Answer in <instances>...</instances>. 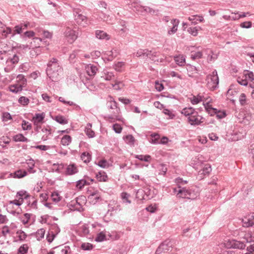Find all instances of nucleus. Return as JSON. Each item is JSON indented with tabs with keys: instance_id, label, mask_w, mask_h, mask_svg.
Returning <instances> with one entry per match:
<instances>
[{
	"instance_id": "4468645a",
	"label": "nucleus",
	"mask_w": 254,
	"mask_h": 254,
	"mask_svg": "<svg viewBox=\"0 0 254 254\" xmlns=\"http://www.w3.org/2000/svg\"><path fill=\"white\" fill-rule=\"evenodd\" d=\"M206 110L209 114H211L212 115V113L216 115V117L218 119H222L226 116V114L224 112H221L220 111H217L216 109L214 108H209L205 107Z\"/></svg>"
},
{
	"instance_id": "9b49d317",
	"label": "nucleus",
	"mask_w": 254,
	"mask_h": 254,
	"mask_svg": "<svg viewBox=\"0 0 254 254\" xmlns=\"http://www.w3.org/2000/svg\"><path fill=\"white\" fill-rule=\"evenodd\" d=\"M19 61V57L17 55L14 54L12 56L8 58L6 60V63L7 66H9V68H12L18 63Z\"/></svg>"
},
{
	"instance_id": "e2e57ef3",
	"label": "nucleus",
	"mask_w": 254,
	"mask_h": 254,
	"mask_svg": "<svg viewBox=\"0 0 254 254\" xmlns=\"http://www.w3.org/2000/svg\"><path fill=\"white\" fill-rule=\"evenodd\" d=\"M81 248L84 250H91L93 248V245L88 243H84L81 245Z\"/></svg>"
},
{
	"instance_id": "c9c22d12",
	"label": "nucleus",
	"mask_w": 254,
	"mask_h": 254,
	"mask_svg": "<svg viewBox=\"0 0 254 254\" xmlns=\"http://www.w3.org/2000/svg\"><path fill=\"white\" fill-rule=\"evenodd\" d=\"M45 233V229L41 228L37 230L35 235L38 241H40L44 237Z\"/></svg>"
},
{
	"instance_id": "f257e3e1",
	"label": "nucleus",
	"mask_w": 254,
	"mask_h": 254,
	"mask_svg": "<svg viewBox=\"0 0 254 254\" xmlns=\"http://www.w3.org/2000/svg\"><path fill=\"white\" fill-rule=\"evenodd\" d=\"M63 72V69L58 61L55 58H53L49 62L46 72L48 76L53 81H56L58 80Z\"/></svg>"
},
{
	"instance_id": "a211bd4d",
	"label": "nucleus",
	"mask_w": 254,
	"mask_h": 254,
	"mask_svg": "<svg viewBox=\"0 0 254 254\" xmlns=\"http://www.w3.org/2000/svg\"><path fill=\"white\" fill-rule=\"evenodd\" d=\"M88 199L90 200L92 203L95 204L98 201L101 200V195L99 194V192L96 190L92 192L88 196Z\"/></svg>"
},
{
	"instance_id": "cd10ccee",
	"label": "nucleus",
	"mask_w": 254,
	"mask_h": 254,
	"mask_svg": "<svg viewBox=\"0 0 254 254\" xmlns=\"http://www.w3.org/2000/svg\"><path fill=\"white\" fill-rule=\"evenodd\" d=\"M26 163L28 165V171L29 173H35V170L33 169L34 167L35 166V162L33 159H30L27 160Z\"/></svg>"
},
{
	"instance_id": "393cba45",
	"label": "nucleus",
	"mask_w": 254,
	"mask_h": 254,
	"mask_svg": "<svg viewBox=\"0 0 254 254\" xmlns=\"http://www.w3.org/2000/svg\"><path fill=\"white\" fill-rule=\"evenodd\" d=\"M111 85L116 90H121L122 87L124 86V84L122 81H119L115 79L113 82L111 83Z\"/></svg>"
},
{
	"instance_id": "39448f33",
	"label": "nucleus",
	"mask_w": 254,
	"mask_h": 254,
	"mask_svg": "<svg viewBox=\"0 0 254 254\" xmlns=\"http://www.w3.org/2000/svg\"><path fill=\"white\" fill-rule=\"evenodd\" d=\"M254 80V74L253 72L246 71L244 74L237 78L238 82L243 86H247L248 81H253Z\"/></svg>"
},
{
	"instance_id": "774afa93",
	"label": "nucleus",
	"mask_w": 254,
	"mask_h": 254,
	"mask_svg": "<svg viewBox=\"0 0 254 254\" xmlns=\"http://www.w3.org/2000/svg\"><path fill=\"white\" fill-rule=\"evenodd\" d=\"M22 127L23 130H29L31 128V126L28 122L25 121H23L22 123Z\"/></svg>"
},
{
	"instance_id": "7c9ffc66",
	"label": "nucleus",
	"mask_w": 254,
	"mask_h": 254,
	"mask_svg": "<svg viewBox=\"0 0 254 254\" xmlns=\"http://www.w3.org/2000/svg\"><path fill=\"white\" fill-rule=\"evenodd\" d=\"M80 158L84 163H88L91 160V155L89 152H84L81 154Z\"/></svg>"
},
{
	"instance_id": "ddd939ff",
	"label": "nucleus",
	"mask_w": 254,
	"mask_h": 254,
	"mask_svg": "<svg viewBox=\"0 0 254 254\" xmlns=\"http://www.w3.org/2000/svg\"><path fill=\"white\" fill-rule=\"evenodd\" d=\"M107 106L108 109V111L114 109V113L120 114V109L117 107V103L114 101L112 98L111 97V100L108 101L107 103Z\"/></svg>"
},
{
	"instance_id": "1a4fd4ad",
	"label": "nucleus",
	"mask_w": 254,
	"mask_h": 254,
	"mask_svg": "<svg viewBox=\"0 0 254 254\" xmlns=\"http://www.w3.org/2000/svg\"><path fill=\"white\" fill-rule=\"evenodd\" d=\"M114 109L109 111V114L105 117V119L110 123H113L116 121H123V118L120 116V114L114 113Z\"/></svg>"
},
{
	"instance_id": "c756f323",
	"label": "nucleus",
	"mask_w": 254,
	"mask_h": 254,
	"mask_svg": "<svg viewBox=\"0 0 254 254\" xmlns=\"http://www.w3.org/2000/svg\"><path fill=\"white\" fill-rule=\"evenodd\" d=\"M13 139L15 142H28V139L25 137L22 134L19 133L15 135Z\"/></svg>"
},
{
	"instance_id": "de8ad7c7",
	"label": "nucleus",
	"mask_w": 254,
	"mask_h": 254,
	"mask_svg": "<svg viewBox=\"0 0 254 254\" xmlns=\"http://www.w3.org/2000/svg\"><path fill=\"white\" fill-rule=\"evenodd\" d=\"M129 197L130 195L127 192H124L121 193V198L124 203H131V201L129 199Z\"/></svg>"
},
{
	"instance_id": "0eeeda50",
	"label": "nucleus",
	"mask_w": 254,
	"mask_h": 254,
	"mask_svg": "<svg viewBox=\"0 0 254 254\" xmlns=\"http://www.w3.org/2000/svg\"><path fill=\"white\" fill-rule=\"evenodd\" d=\"M226 246L228 248L237 249L240 250H243L246 247L245 242H241L236 240H232L228 241Z\"/></svg>"
},
{
	"instance_id": "473e14b6",
	"label": "nucleus",
	"mask_w": 254,
	"mask_h": 254,
	"mask_svg": "<svg viewBox=\"0 0 254 254\" xmlns=\"http://www.w3.org/2000/svg\"><path fill=\"white\" fill-rule=\"evenodd\" d=\"M71 142V137L68 135H64L61 139V144L64 146L68 145Z\"/></svg>"
},
{
	"instance_id": "37998d69",
	"label": "nucleus",
	"mask_w": 254,
	"mask_h": 254,
	"mask_svg": "<svg viewBox=\"0 0 254 254\" xmlns=\"http://www.w3.org/2000/svg\"><path fill=\"white\" fill-rule=\"evenodd\" d=\"M243 238L245 240V242L246 243H250L254 241V237L252 236L251 233L250 232H246L244 236H243Z\"/></svg>"
},
{
	"instance_id": "5fc2aeb1",
	"label": "nucleus",
	"mask_w": 254,
	"mask_h": 254,
	"mask_svg": "<svg viewBox=\"0 0 254 254\" xmlns=\"http://www.w3.org/2000/svg\"><path fill=\"white\" fill-rule=\"evenodd\" d=\"M52 200L55 202H58L61 200V197L57 192H54L51 194Z\"/></svg>"
},
{
	"instance_id": "0e129e2a",
	"label": "nucleus",
	"mask_w": 254,
	"mask_h": 254,
	"mask_svg": "<svg viewBox=\"0 0 254 254\" xmlns=\"http://www.w3.org/2000/svg\"><path fill=\"white\" fill-rule=\"evenodd\" d=\"M98 165L102 168H107L109 167V163L106 160H101L98 162Z\"/></svg>"
},
{
	"instance_id": "bb28decb",
	"label": "nucleus",
	"mask_w": 254,
	"mask_h": 254,
	"mask_svg": "<svg viewBox=\"0 0 254 254\" xmlns=\"http://www.w3.org/2000/svg\"><path fill=\"white\" fill-rule=\"evenodd\" d=\"M174 60L176 63L179 66H183L186 63L185 58L183 55L174 57Z\"/></svg>"
},
{
	"instance_id": "13d9d810",
	"label": "nucleus",
	"mask_w": 254,
	"mask_h": 254,
	"mask_svg": "<svg viewBox=\"0 0 254 254\" xmlns=\"http://www.w3.org/2000/svg\"><path fill=\"white\" fill-rule=\"evenodd\" d=\"M23 30H24V28H22L20 24L15 26L14 27V32L12 33V36H14L16 33L20 34Z\"/></svg>"
},
{
	"instance_id": "9d476101",
	"label": "nucleus",
	"mask_w": 254,
	"mask_h": 254,
	"mask_svg": "<svg viewBox=\"0 0 254 254\" xmlns=\"http://www.w3.org/2000/svg\"><path fill=\"white\" fill-rule=\"evenodd\" d=\"M173 192L176 193V196L178 197L181 198H190V195L189 194V190L186 189L185 188H179L178 189L177 188H174L173 190ZM194 196V195H191V197H193Z\"/></svg>"
},
{
	"instance_id": "a19ab883",
	"label": "nucleus",
	"mask_w": 254,
	"mask_h": 254,
	"mask_svg": "<svg viewBox=\"0 0 254 254\" xmlns=\"http://www.w3.org/2000/svg\"><path fill=\"white\" fill-rule=\"evenodd\" d=\"M22 90V87L20 85H13L9 87V90L13 93H17Z\"/></svg>"
},
{
	"instance_id": "f704fd0d",
	"label": "nucleus",
	"mask_w": 254,
	"mask_h": 254,
	"mask_svg": "<svg viewBox=\"0 0 254 254\" xmlns=\"http://www.w3.org/2000/svg\"><path fill=\"white\" fill-rule=\"evenodd\" d=\"M55 120L61 125H65L68 123L67 120L61 115H58L55 117Z\"/></svg>"
},
{
	"instance_id": "4c0bfd02",
	"label": "nucleus",
	"mask_w": 254,
	"mask_h": 254,
	"mask_svg": "<svg viewBox=\"0 0 254 254\" xmlns=\"http://www.w3.org/2000/svg\"><path fill=\"white\" fill-rule=\"evenodd\" d=\"M29 247L27 244H23L21 246L17 252V254H26L28 253Z\"/></svg>"
},
{
	"instance_id": "2f4dec72",
	"label": "nucleus",
	"mask_w": 254,
	"mask_h": 254,
	"mask_svg": "<svg viewBox=\"0 0 254 254\" xmlns=\"http://www.w3.org/2000/svg\"><path fill=\"white\" fill-rule=\"evenodd\" d=\"M164 252H167L172 249V244L170 241L166 240L161 244Z\"/></svg>"
},
{
	"instance_id": "09e8293b",
	"label": "nucleus",
	"mask_w": 254,
	"mask_h": 254,
	"mask_svg": "<svg viewBox=\"0 0 254 254\" xmlns=\"http://www.w3.org/2000/svg\"><path fill=\"white\" fill-rule=\"evenodd\" d=\"M202 53L201 52H191L190 54L191 58L193 60L200 59L202 57Z\"/></svg>"
},
{
	"instance_id": "3c124183",
	"label": "nucleus",
	"mask_w": 254,
	"mask_h": 254,
	"mask_svg": "<svg viewBox=\"0 0 254 254\" xmlns=\"http://www.w3.org/2000/svg\"><path fill=\"white\" fill-rule=\"evenodd\" d=\"M149 53L150 54H149V56H147V58H149L152 61H158V59H157V57H158L159 53L155 52H152L151 51H149Z\"/></svg>"
},
{
	"instance_id": "6e6d98bb",
	"label": "nucleus",
	"mask_w": 254,
	"mask_h": 254,
	"mask_svg": "<svg viewBox=\"0 0 254 254\" xmlns=\"http://www.w3.org/2000/svg\"><path fill=\"white\" fill-rule=\"evenodd\" d=\"M239 102L241 105L244 106L247 104L246 96L244 93H241L239 97Z\"/></svg>"
},
{
	"instance_id": "f03ea898",
	"label": "nucleus",
	"mask_w": 254,
	"mask_h": 254,
	"mask_svg": "<svg viewBox=\"0 0 254 254\" xmlns=\"http://www.w3.org/2000/svg\"><path fill=\"white\" fill-rule=\"evenodd\" d=\"M206 81L207 86L209 89L213 90L218 87L219 78L216 70H214L211 74L207 75Z\"/></svg>"
},
{
	"instance_id": "052dcab7",
	"label": "nucleus",
	"mask_w": 254,
	"mask_h": 254,
	"mask_svg": "<svg viewBox=\"0 0 254 254\" xmlns=\"http://www.w3.org/2000/svg\"><path fill=\"white\" fill-rule=\"evenodd\" d=\"M113 129L117 133H120L123 129L121 126L119 124H115L113 125Z\"/></svg>"
},
{
	"instance_id": "a18cd8bd",
	"label": "nucleus",
	"mask_w": 254,
	"mask_h": 254,
	"mask_svg": "<svg viewBox=\"0 0 254 254\" xmlns=\"http://www.w3.org/2000/svg\"><path fill=\"white\" fill-rule=\"evenodd\" d=\"M97 15L98 16V17H97V19L106 22H107L109 20V15H107V14L102 12H98Z\"/></svg>"
},
{
	"instance_id": "79ce46f5",
	"label": "nucleus",
	"mask_w": 254,
	"mask_h": 254,
	"mask_svg": "<svg viewBox=\"0 0 254 254\" xmlns=\"http://www.w3.org/2000/svg\"><path fill=\"white\" fill-rule=\"evenodd\" d=\"M124 139L127 143L130 145H133L135 141L134 137L131 134H128L124 136Z\"/></svg>"
},
{
	"instance_id": "e433bc0d",
	"label": "nucleus",
	"mask_w": 254,
	"mask_h": 254,
	"mask_svg": "<svg viewBox=\"0 0 254 254\" xmlns=\"http://www.w3.org/2000/svg\"><path fill=\"white\" fill-rule=\"evenodd\" d=\"M211 171V168L210 165L206 164L205 165L203 169L199 171V173L200 174H203L204 175H207L209 174V173Z\"/></svg>"
},
{
	"instance_id": "412c9836",
	"label": "nucleus",
	"mask_w": 254,
	"mask_h": 254,
	"mask_svg": "<svg viewBox=\"0 0 254 254\" xmlns=\"http://www.w3.org/2000/svg\"><path fill=\"white\" fill-rule=\"evenodd\" d=\"M78 172L77 167L74 164H69L66 169V174L67 175H71L76 173Z\"/></svg>"
},
{
	"instance_id": "69168bd1",
	"label": "nucleus",
	"mask_w": 254,
	"mask_h": 254,
	"mask_svg": "<svg viewBox=\"0 0 254 254\" xmlns=\"http://www.w3.org/2000/svg\"><path fill=\"white\" fill-rule=\"evenodd\" d=\"M124 65V63L119 62L114 65V69L117 71H121V68Z\"/></svg>"
},
{
	"instance_id": "c85d7f7f",
	"label": "nucleus",
	"mask_w": 254,
	"mask_h": 254,
	"mask_svg": "<svg viewBox=\"0 0 254 254\" xmlns=\"http://www.w3.org/2000/svg\"><path fill=\"white\" fill-rule=\"evenodd\" d=\"M244 221L247 226H251L254 225V213L249 214L245 218Z\"/></svg>"
},
{
	"instance_id": "bf43d9fd",
	"label": "nucleus",
	"mask_w": 254,
	"mask_h": 254,
	"mask_svg": "<svg viewBox=\"0 0 254 254\" xmlns=\"http://www.w3.org/2000/svg\"><path fill=\"white\" fill-rule=\"evenodd\" d=\"M89 184L87 183V181L85 180H80L77 182L76 187L79 189H82L84 186L89 185Z\"/></svg>"
},
{
	"instance_id": "4d7b16f0",
	"label": "nucleus",
	"mask_w": 254,
	"mask_h": 254,
	"mask_svg": "<svg viewBox=\"0 0 254 254\" xmlns=\"http://www.w3.org/2000/svg\"><path fill=\"white\" fill-rule=\"evenodd\" d=\"M29 65L28 63H24L19 67V71L20 72H25L29 69Z\"/></svg>"
},
{
	"instance_id": "dca6fc26",
	"label": "nucleus",
	"mask_w": 254,
	"mask_h": 254,
	"mask_svg": "<svg viewBox=\"0 0 254 254\" xmlns=\"http://www.w3.org/2000/svg\"><path fill=\"white\" fill-rule=\"evenodd\" d=\"M95 37L98 39L105 40H108L111 38L109 35L102 30H96L95 31Z\"/></svg>"
},
{
	"instance_id": "603ef678",
	"label": "nucleus",
	"mask_w": 254,
	"mask_h": 254,
	"mask_svg": "<svg viewBox=\"0 0 254 254\" xmlns=\"http://www.w3.org/2000/svg\"><path fill=\"white\" fill-rule=\"evenodd\" d=\"M151 139L150 140V142L152 144H158V139H159V135L158 134L153 133L151 134Z\"/></svg>"
},
{
	"instance_id": "a878e982",
	"label": "nucleus",
	"mask_w": 254,
	"mask_h": 254,
	"mask_svg": "<svg viewBox=\"0 0 254 254\" xmlns=\"http://www.w3.org/2000/svg\"><path fill=\"white\" fill-rule=\"evenodd\" d=\"M44 118L45 114L44 113L36 114L35 116L33 118V121L35 125H38V124L42 122Z\"/></svg>"
},
{
	"instance_id": "6e6552de",
	"label": "nucleus",
	"mask_w": 254,
	"mask_h": 254,
	"mask_svg": "<svg viewBox=\"0 0 254 254\" xmlns=\"http://www.w3.org/2000/svg\"><path fill=\"white\" fill-rule=\"evenodd\" d=\"M203 117L199 116L196 111H195V112H193L192 116L188 118L189 123L191 125L193 126L200 125L203 122Z\"/></svg>"
},
{
	"instance_id": "8fccbe9b",
	"label": "nucleus",
	"mask_w": 254,
	"mask_h": 254,
	"mask_svg": "<svg viewBox=\"0 0 254 254\" xmlns=\"http://www.w3.org/2000/svg\"><path fill=\"white\" fill-rule=\"evenodd\" d=\"M135 158L141 161H144L145 162H149L151 159V156L149 155H137L136 156Z\"/></svg>"
},
{
	"instance_id": "20e7f679",
	"label": "nucleus",
	"mask_w": 254,
	"mask_h": 254,
	"mask_svg": "<svg viewBox=\"0 0 254 254\" xmlns=\"http://www.w3.org/2000/svg\"><path fill=\"white\" fill-rule=\"evenodd\" d=\"M75 20L76 22L83 27H86L89 25L87 22V17L81 13V10L78 9H74L73 10Z\"/></svg>"
},
{
	"instance_id": "6ab92c4d",
	"label": "nucleus",
	"mask_w": 254,
	"mask_h": 254,
	"mask_svg": "<svg viewBox=\"0 0 254 254\" xmlns=\"http://www.w3.org/2000/svg\"><path fill=\"white\" fill-rule=\"evenodd\" d=\"M149 51L147 49H139L136 53L133 54L134 57H141L146 58L147 56H149Z\"/></svg>"
},
{
	"instance_id": "f3484780",
	"label": "nucleus",
	"mask_w": 254,
	"mask_h": 254,
	"mask_svg": "<svg viewBox=\"0 0 254 254\" xmlns=\"http://www.w3.org/2000/svg\"><path fill=\"white\" fill-rule=\"evenodd\" d=\"M85 69L87 74L93 77L96 74L98 69L96 65L89 64L86 66Z\"/></svg>"
},
{
	"instance_id": "4be33fe9",
	"label": "nucleus",
	"mask_w": 254,
	"mask_h": 254,
	"mask_svg": "<svg viewBox=\"0 0 254 254\" xmlns=\"http://www.w3.org/2000/svg\"><path fill=\"white\" fill-rule=\"evenodd\" d=\"M195 111L192 107H186L182 110L181 113L188 118L192 116L193 112H195Z\"/></svg>"
},
{
	"instance_id": "72a5a7b5",
	"label": "nucleus",
	"mask_w": 254,
	"mask_h": 254,
	"mask_svg": "<svg viewBox=\"0 0 254 254\" xmlns=\"http://www.w3.org/2000/svg\"><path fill=\"white\" fill-rule=\"evenodd\" d=\"M27 175V172L25 170H18L14 173L13 177L15 178H22Z\"/></svg>"
},
{
	"instance_id": "7ed1b4c3",
	"label": "nucleus",
	"mask_w": 254,
	"mask_h": 254,
	"mask_svg": "<svg viewBox=\"0 0 254 254\" xmlns=\"http://www.w3.org/2000/svg\"><path fill=\"white\" fill-rule=\"evenodd\" d=\"M64 37L65 40L69 43H73L77 38V33L69 27H66L64 32Z\"/></svg>"
},
{
	"instance_id": "b1692460",
	"label": "nucleus",
	"mask_w": 254,
	"mask_h": 254,
	"mask_svg": "<svg viewBox=\"0 0 254 254\" xmlns=\"http://www.w3.org/2000/svg\"><path fill=\"white\" fill-rule=\"evenodd\" d=\"M203 96L198 94L197 96H192V97L190 98V100L192 104L195 105L203 101Z\"/></svg>"
},
{
	"instance_id": "58836bf2",
	"label": "nucleus",
	"mask_w": 254,
	"mask_h": 254,
	"mask_svg": "<svg viewBox=\"0 0 254 254\" xmlns=\"http://www.w3.org/2000/svg\"><path fill=\"white\" fill-rule=\"evenodd\" d=\"M200 27H190L188 29V32L193 36H196L198 34V31L200 30Z\"/></svg>"
},
{
	"instance_id": "680f3d73",
	"label": "nucleus",
	"mask_w": 254,
	"mask_h": 254,
	"mask_svg": "<svg viewBox=\"0 0 254 254\" xmlns=\"http://www.w3.org/2000/svg\"><path fill=\"white\" fill-rule=\"evenodd\" d=\"M31 214L29 213H25L24 214L23 217L21 218V221L22 223L24 225L27 224L30 218Z\"/></svg>"
},
{
	"instance_id": "aec40b11",
	"label": "nucleus",
	"mask_w": 254,
	"mask_h": 254,
	"mask_svg": "<svg viewBox=\"0 0 254 254\" xmlns=\"http://www.w3.org/2000/svg\"><path fill=\"white\" fill-rule=\"evenodd\" d=\"M104 55L107 56L108 61H112L118 55V52L117 50L113 49L111 51H106Z\"/></svg>"
},
{
	"instance_id": "864d4df0",
	"label": "nucleus",
	"mask_w": 254,
	"mask_h": 254,
	"mask_svg": "<svg viewBox=\"0 0 254 254\" xmlns=\"http://www.w3.org/2000/svg\"><path fill=\"white\" fill-rule=\"evenodd\" d=\"M96 178L99 181L105 182L107 179V176L104 173H102L101 172H99L96 175Z\"/></svg>"
},
{
	"instance_id": "338daca9",
	"label": "nucleus",
	"mask_w": 254,
	"mask_h": 254,
	"mask_svg": "<svg viewBox=\"0 0 254 254\" xmlns=\"http://www.w3.org/2000/svg\"><path fill=\"white\" fill-rule=\"evenodd\" d=\"M163 113L169 117V119H172L175 117V115L169 110L165 109L163 111Z\"/></svg>"
},
{
	"instance_id": "f8f14e48",
	"label": "nucleus",
	"mask_w": 254,
	"mask_h": 254,
	"mask_svg": "<svg viewBox=\"0 0 254 254\" xmlns=\"http://www.w3.org/2000/svg\"><path fill=\"white\" fill-rule=\"evenodd\" d=\"M179 22V20L177 19H173L171 20L170 23L172 26L168 30V35H171L174 34L177 31Z\"/></svg>"
},
{
	"instance_id": "49530a36",
	"label": "nucleus",
	"mask_w": 254,
	"mask_h": 254,
	"mask_svg": "<svg viewBox=\"0 0 254 254\" xmlns=\"http://www.w3.org/2000/svg\"><path fill=\"white\" fill-rule=\"evenodd\" d=\"M18 103L22 106H25L29 103V99L25 96H21L18 99Z\"/></svg>"
},
{
	"instance_id": "5701e85b",
	"label": "nucleus",
	"mask_w": 254,
	"mask_h": 254,
	"mask_svg": "<svg viewBox=\"0 0 254 254\" xmlns=\"http://www.w3.org/2000/svg\"><path fill=\"white\" fill-rule=\"evenodd\" d=\"M91 127H92L91 124L88 123L86 125V126L85 128V132L86 133V134L89 138H93L95 136V132L93 130H92Z\"/></svg>"
},
{
	"instance_id": "c03bdc74",
	"label": "nucleus",
	"mask_w": 254,
	"mask_h": 254,
	"mask_svg": "<svg viewBox=\"0 0 254 254\" xmlns=\"http://www.w3.org/2000/svg\"><path fill=\"white\" fill-rule=\"evenodd\" d=\"M187 71L189 76H193V74L196 73L197 69L194 66L189 65L187 66Z\"/></svg>"
},
{
	"instance_id": "423d86ee",
	"label": "nucleus",
	"mask_w": 254,
	"mask_h": 254,
	"mask_svg": "<svg viewBox=\"0 0 254 254\" xmlns=\"http://www.w3.org/2000/svg\"><path fill=\"white\" fill-rule=\"evenodd\" d=\"M39 127H37L36 131L40 133L41 136V139L45 141L50 138V136L52 135L53 130L49 126H43L42 127H40L39 128H41V130L40 131L38 130Z\"/></svg>"
},
{
	"instance_id": "2eb2a0df",
	"label": "nucleus",
	"mask_w": 254,
	"mask_h": 254,
	"mask_svg": "<svg viewBox=\"0 0 254 254\" xmlns=\"http://www.w3.org/2000/svg\"><path fill=\"white\" fill-rule=\"evenodd\" d=\"M101 78L106 81H113L115 79L114 73L112 72L104 71L101 76Z\"/></svg>"
},
{
	"instance_id": "ea45409f",
	"label": "nucleus",
	"mask_w": 254,
	"mask_h": 254,
	"mask_svg": "<svg viewBox=\"0 0 254 254\" xmlns=\"http://www.w3.org/2000/svg\"><path fill=\"white\" fill-rule=\"evenodd\" d=\"M16 234L19 239V240L20 241H24L27 236L26 233L21 230H17Z\"/></svg>"
}]
</instances>
